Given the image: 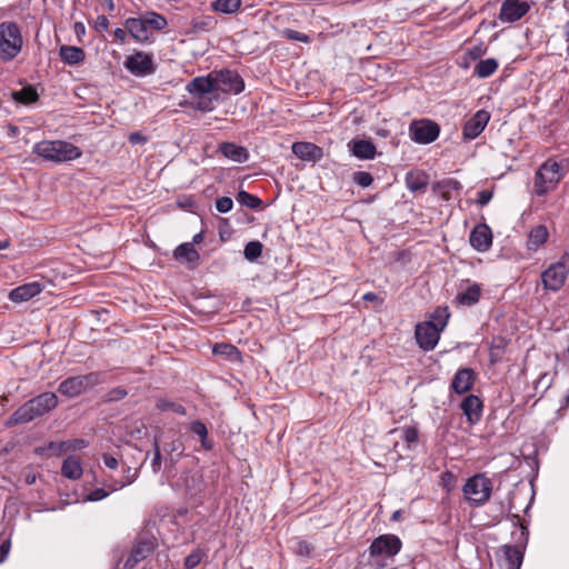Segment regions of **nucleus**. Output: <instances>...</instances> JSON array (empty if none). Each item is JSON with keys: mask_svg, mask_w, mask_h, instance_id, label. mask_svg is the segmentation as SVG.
I'll return each instance as SVG.
<instances>
[{"mask_svg": "<svg viewBox=\"0 0 569 569\" xmlns=\"http://www.w3.org/2000/svg\"><path fill=\"white\" fill-rule=\"evenodd\" d=\"M58 406V397L53 392H43L19 407L9 418L8 425H19L42 417Z\"/></svg>", "mask_w": 569, "mask_h": 569, "instance_id": "obj_1", "label": "nucleus"}, {"mask_svg": "<svg viewBox=\"0 0 569 569\" xmlns=\"http://www.w3.org/2000/svg\"><path fill=\"white\" fill-rule=\"evenodd\" d=\"M33 153L54 163L68 162L81 157L82 151L63 140H44L33 146Z\"/></svg>", "mask_w": 569, "mask_h": 569, "instance_id": "obj_2", "label": "nucleus"}, {"mask_svg": "<svg viewBox=\"0 0 569 569\" xmlns=\"http://www.w3.org/2000/svg\"><path fill=\"white\" fill-rule=\"evenodd\" d=\"M449 313L447 309H438L432 321H426L416 326V340L419 347L426 351L435 349L438 343L440 332L447 326Z\"/></svg>", "mask_w": 569, "mask_h": 569, "instance_id": "obj_3", "label": "nucleus"}, {"mask_svg": "<svg viewBox=\"0 0 569 569\" xmlns=\"http://www.w3.org/2000/svg\"><path fill=\"white\" fill-rule=\"evenodd\" d=\"M23 46L21 31L14 22H2L0 24V61L13 60Z\"/></svg>", "mask_w": 569, "mask_h": 569, "instance_id": "obj_4", "label": "nucleus"}, {"mask_svg": "<svg viewBox=\"0 0 569 569\" xmlns=\"http://www.w3.org/2000/svg\"><path fill=\"white\" fill-rule=\"evenodd\" d=\"M563 167L553 159H548L540 166L535 174L533 189L539 197L553 190L563 177Z\"/></svg>", "mask_w": 569, "mask_h": 569, "instance_id": "obj_5", "label": "nucleus"}, {"mask_svg": "<svg viewBox=\"0 0 569 569\" xmlns=\"http://www.w3.org/2000/svg\"><path fill=\"white\" fill-rule=\"evenodd\" d=\"M402 542L395 535H381L377 537L369 547V556L372 563L383 568L387 566V560L393 557L401 550Z\"/></svg>", "mask_w": 569, "mask_h": 569, "instance_id": "obj_6", "label": "nucleus"}, {"mask_svg": "<svg viewBox=\"0 0 569 569\" xmlns=\"http://www.w3.org/2000/svg\"><path fill=\"white\" fill-rule=\"evenodd\" d=\"M465 498L473 506L486 503L492 491V482L485 475L479 473L469 478L462 488Z\"/></svg>", "mask_w": 569, "mask_h": 569, "instance_id": "obj_7", "label": "nucleus"}, {"mask_svg": "<svg viewBox=\"0 0 569 569\" xmlns=\"http://www.w3.org/2000/svg\"><path fill=\"white\" fill-rule=\"evenodd\" d=\"M100 382V375L97 372H91L88 375L70 377L63 380L60 382L58 391L63 396L73 398Z\"/></svg>", "mask_w": 569, "mask_h": 569, "instance_id": "obj_8", "label": "nucleus"}, {"mask_svg": "<svg viewBox=\"0 0 569 569\" xmlns=\"http://www.w3.org/2000/svg\"><path fill=\"white\" fill-rule=\"evenodd\" d=\"M569 274L566 257L550 264L541 274V281L546 290L558 291L562 288Z\"/></svg>", "mask_w": 569, "mask_h": 569, "instance_id": "obj_9", "label": "nucleus"}, {"mask_svg": "<svg viewBox=\"0 0 569 569\" xmlns=\"http://www.w3.org/2000/svg\"><path fill=\"white\" fill-rule=\"evenodd\" d=\"M439 133L440 127L429 119L415 120L409 126L411 140L420 144L433 142L439 137Z\"/></svg>", "mask_w": 569, "mask_h": 569, "instance_id": "obj_10", "label": "nucleus"}, {"mask_svg": "<svg viewBox=\"0 0 569 569\" xmlns=\"http://www.w3.org/2000/svg\"><path fill=\"white\" fill-rule=\"evenodd\" d=\"M214 84L217 93H232L239 94L244 89V82L241 76L233 70H219L213 71Z\"/></svg>", "mask_w": 569, "mask_h": 569, "instance_id": "obj_11", "label": "nucleus"}, {"mask_svg": "<svg viewBox=\"0 0 569 569\" xmlns=\"http://www.w3.org/2000/svg\"><path fill=\"white\" fill-rule=\"evenodd\" d=\"M124 67L137 77H143L154 72L152 57L142 51L129 56L124 61Z\"/></svg>", "mask_w": 569, "mask_h": 569, "instance_id": "obj_12", "label": "nucleus"}, {"mask_svg": "<svg viewBox=\"0 0 569 569\" xmlns=\"http://www.w3.org/2000/svg\"><path fill=\"white\" fill-rule=\"evenodd\" d=\"M530 10L528 1L505 0L501 4L499 19L502 22H516L520 20Z\"/></svg>", "mask_w": 569, "mask_h": 569, "instance_id": "obj_13", "label": "nucleus"}, {"mask_svg": "<svg viewBox=\"0 0 569 569\" xmlns=\"http://www.w3.org/2000/svg\"><path fill=\"white\" fill-rule=\"evenodd\" d=\"M490 120V113L486 110H478L462 128V137L466 140H473L481 134Z\"/></svg>", "mask_w": 569, "mask_h": 569, "instance_id": "obj_14", "label": "nucleus"}, {"mask_svg": "<svg viewBox=\"0 0 569 569\" xmlns=\"http://www.w3.org/2000/svg\"><path fill=\"white\" fill-rule=\"evenodd\" d=\"M187 90L192 96L218 94L214 84L213 71L207 77H197L187 84Z\"/></svg>", "mask_w": 569, "mask_h": 569, "instance_id": "obj_15", "label": "nucleus"}, {"mask_svg": "<svg viewBox=\"0 0 569 569\" xmlns=\"http://www.w3.org/2000/svg\"><path fill=\"white\" fill-rule=\"evenodd\" d=\"M154 549L151 540H140L131 549L123 568L133 569L140 561L146 559Z\"/></svg>", "mask_w": 569, "mask_h": 569, "instance_id": "obj_16", "label": "nucleus"}, {"mask_svg": "<svg viewBox=\"0 0 569 569\" xmlns=\"http://www.w3.org/2000/svg\"><path fill=\"white\" fill-rule=\"evenodd\" d=\"M472 248L480 252L487 251L492 243V233L487 224H478L473 228L469 238Z\"/></svg>", "mask_w": 569, "mask_h": 569, "instance_id": "obj_17", "label": "nucleus"}, {"mask_svg": "<svg viewBox=\"0 0 569 569\" xmlns=\"http://www.w3.org/2000/svg\"><path fill=\"white\" fill-rule=\"evenodd\" d=\"M291 150L297 158L303 161L317 162L323 157L322 149L311 142H295Z\"/></svg>", "mask_w": 569, "mask_h": 569, "instance_id": "obj_18", "label": "nucleus"}, {"mask_svg": "<svg viewBox=\"0 0 569 569\" xmlns=\"http://www.w3.org/2000/svg\"><path fill=\"white\" fill-rule=\"evenodd\" d=\"M475 378L476 376L472 369H460L452 379L451 388L458 395L468 392L473 387Z\"/></svg>", "mask_w": 569, "mask_h": 569, "instance_id": "obj_19", "label": "nucleus"}, {"mask_svg": "<svg viewBox=\"0 0 569 569\" xmlns=\"http://www.w3.org/2000/svg\"><path fill=\"white\" fill-rule=\"evenodd\" d=\"M461 410L463 415L467 417V420L473 425L478 422L481 418L482 412V402L481 400L473 395L467 396L461 402Z\"/></svg>", "mask_w": 569, "mask_h": 569, "instance_id": "obj_20", "label": "nucleus"}, {"mask_svg": "<svg viewBox=\"0 0 569 569\" xmlns=\"http://www.w3.org/2000/svg\"><path fill=\"white\" fill-rule=\"evenodd\" d=\"M348 146L351 153L361 160H371L377 154L376 146L370 140L355 139Z\"/></svg>", "mask_w": 569, "mask_h": 569, "instance_id": "obj_21", "label": "nucleus"}, {"mask_svg": "<svg viewBox=\"0 0 569 569\" xmlns=\"http://www.w3.org/2000/svg\"><path fill=\"white\" fill-rule=\"evenodd\" d=\"M42 291V287L38 282H30L19 286L9 292V299L13 302H23L33 298Z\"/></svg>", "mask_w": 569, "mask_h": 569, "instance_id": "obj_22", "label": "nucleus"}, {"mask_svg": "<svg viewBox=\"0 0 569 569\" xmlns=\"http://www.w3.org/2000/svg\"><path fill=\"white\" fill-rule=\"evenodd\" d=\"M124 27L129 34L138 42H146L149 40V32L147 22L140 18H128Z\"/></svg>", "mask_w": 569, "mask_h": 569, "instance_id": "obj_23", "label": "nucleus"}, {"mask_svg": "<svg viewBox=\"0 0 569 569\" xmlns=\"http://www.w3.org/2000/svg\"><path fill=\"white\" fill-rule=\"evenodd\" d=\"M219 151L228 159L234 162H246L249 158V153L246 148L237 146L232 142H223L219 146Z\"/></svg>", "mask_w": 569, "mask_h": 569, "instance_id": "obj_24", "label": "nucleus"}, {"mask_svg": "<svg viewBox=\"0 0 569 569\" xmlns=\"http://www.w3.org/2000/svg\"><path fill=\"white\" fill-rule=\"evenodd\" d=\"M549 232L546 226L538 224L533 227L527 239V248L531 251L538 250L548 240Z\"/></svg>", "mask_w": 569, "mask_h": 569, "instance_id": "obj_25", "label": "nucleus"}, {"mask_svg": "<svg viewBox=\"0 0 569 569\" xmlns=\"http://www.w3.org/2000/svg\"><path fill=\"white\" fill-rule=\"evenodd\" d=\"M59 56L64 63L70 66L79 64L86 59L83 49L74 46H61Z\"/></svg>", "mask_w": 569, "mask_h": 569, "instance_id": "obj_26", "label": "nucleus"}, {"mask_svg": "<svg viewBox=\"0 0 569 569\" xmlns=\"http://www.w3.org/2000/svg\"><path fill=\"white\" fill-rule=\"evenodd\" d=\"M83 469L80 459L76 456H69L64 459L61 467V475L71 480L81 478Z\"/></svg>", "mask_w": 569, "mask_h": 569, "instance_id": "obj_27", "label": "nucleus"}, {"mask_svg": "<svg viewBox=\"0 0 569 569\" xmlns=\"http://www.w3.org/2000/svg\"><path fill=\"white\" fill-rule=\"evenodd\" d=\"M406 184L411 191H422L428 186V176L422 171H410L406 176Z\"/></svg>", "mask_w": 569, "mask_h": 569, "instance_id": "obj_28", "label": "nucleus"}, {"mask_svg": "<svg viewBox=\"0 0 569 569\" xmlns=\"http://www.w3.org/2000/svg\"><path fill=\"white\" fill-rule=\"evenodd\" d=\"M506 569H520L522 563V551L516 546H505Z\"/></svg>", "mask_w": 569, "mask_h": 569, "instance_id": "obj_29", "label": "nucleus"}, {"mask_svg": "<svg viewBox=\"0 0 569 569\" xmlns=\"http://www.w3.org/2000/svg\"><path fill=\"white\" fill-rule=\"evenodd\" d=\"M481 288L478 284L469 286L465 291L457 295L456 300L462 306H472L479 301Z\"/></svg>", "mask_w": 569, "mask_h": 569, "instance_id": "obj_30", "label": "nucleus"}, {"mask_svg": "<svg viewBox=\"0 0 569 569\" xmlns=\"http://www.w3.org/2000/svg\"><path fill=\"white\" fill-rule=\"evenodd\" d=\"M241 3V0H216L211 3V8L216 12L231 14L240 9Z\"/></svg>", "mask_w": 569, "mask_h": 569, "instance_id": "obj_31", "label": "nucleus"}, {"mask_svg": "<svg viewBox=\"0 0 569 569\" xmlns=\"http://www.w3.org/2000/svg\"><path fill=\"white\" fill-rule=\"evenodd\" d=\"M498 69V62L493 58L481 60L475 68V74L480 78L490 77Z\"/></svg>", "mask_w": 569, "mask_h": 569, "instance_id": "obj_32", "label": "nucleus"}, {"mask_svg": "<svg viewBox=\"0 0 569 569\" xmlns=\"http://www.w3.org/2000/svg\"><path fill=\"white\" fill-rule=\"evenodd\" d=\"M214 355L226 356L232 361H240V351L232 345L229 343H217L212 349Z\"/></svg>", "mask_w": 569, "mask_h": 569, "instance_id": "obj_33", "label": "nucleus"}, {"mask_svg": "<svg viewBox=\"0 0 569 569\" xmlns=\"http://www.w3.org/2000/svg\"><path fill=\"white\" fill-rule=\"evenodd\" d=\"M174 256L178 259H184L188 262H193L199 258L197 250L192 243H182L174 250Z\"/></svg>", "mask_w": 569, "mask_h": 569, "instance_id": "obj_34", "label": "nucleus"}, {"mask_svg": "<svg viewBox=\"0 0 569 569\" xmlns=\"http://www.w3.org/2000/svg\"><path fill=\"white\" fill-rule=\"evenodd\" d=\"M216 23L217 22H216L214 18L211 16L198 17L192 20V23H191L192 31L196 33L207 32V31L212 30L214 28Z\"/></svg>", "mask_w": 569, "mask_h": 569, "instance_id": "obj_35", "label": "nucleus"}, {"mask_svg": "<svg viewBox=\"0 0 569 569\" xmlns=\"http://www.w3.org/2000/svg\"><path fill=\"white\" fill-rule=\"evenodd\" d=\"M12 98L21 103H32L38 99V93L32 87H24L19 91L12 92Z\"/></svg>", "mask_w": 569, "mask_h": 569, "instance_id": "obj_36", "label": "nucleus"}, {"mask_svg": "<svg viewBox=\"0 0 569 569\" xmlns=\"http://www.w3.org/2000/svg\"><path fill=\"white\" fill-rule=\"evenodd\" d=\"M190 429L193 433L200 437L201 445L204 449L210 450L212 448V445L208 440V430L204 423L199 420L193 421L191 422Z\"/></svg>", "mask_w": 569, "mask_h": 569, "instance_id": "obj_37", "label": "nucleus"}, {"mask_svg": "<svg viewBox=\"0 0 569 569\" xmlns=\"http://www.w3.org/2000/svg\"><path fill=\"white\" fill-rule=\"evenodd\" d=\"M197 101L194 107L203 112L211 111L214 108V101L218 100L219 94L213 96H193Z\"/></svg>", "mask_w": 569, "mask_h": 569, "instance_id": "obj_38", "label": "nucleus"}, {"mask_svg": "<svg viewBox=\"0 0 569 569\" xmlns=\"http://www.w3.org/2000/svg\"><path fill=\"white\" fill-rule=\"evenodd\" d=\"M144 21L147 22V27H151L156 30H163L168 26L167 19L157 12L147 13Z\"/></svg>", "mask_w": 569, "mask_h": 569, "instance_id": "obj_39", "label": "nucleus"}, {"mask_svg": "<svg viewBox=\"0 0 569 569\" xmlns=\"http://www.w3.org/2000/svg\"><path fill=\"white\" fill-rule=\"evenodd\" d=\"M262 253V243L259 241H250L246 244L243 254L249 261H253Z\"/></svg>", "mask_w": 569, "mask_h": 569, "instance_id": "obj_40", "label": "nucleus"}, {"mask_svg": "<svg viewBox=\"0 0 569 569\" xmlns=\"http://www.w3.org/2000/svg\"><path fill=\"white\" fill-rule=\"evenodd\" d=\"M237 200L241 204L252 209L258 208L261 204V200L258 197L250 194L243 190L238 193Z\"/></svg>", "mask_w": 569, "mask_h": 569, "instance_id": "obj_41", "label": "nucleus"}, {"mask_svg": "<svg viewBox=\"0 0 569 569\" xmlns=\"http://www.w3.org/2000/svg\"><path fill=\"white\" fill-rule=\"evenodd\" d=\"M206 556V552L201 549H197L194 551H192L184 560V567L187 569H193L196 568L200 562L201 560L203 559V557Z\"/></svg>", "mask_w": 569, "mask_h": 569, "instance_id": "obj_42", "label": "nucleus"}, {"mask_svg": "<svg viewBox=\"0 0 569 569\" xmlns=\"http://www.w3.org/2000/svg\"><path fill=\"white\" fill-rule=\"evenodd\" d=\"M157 408L160 409L161 411L170 410L178 415H186V410L181 405L176 403V402H170L168 400H159L157 402Z\"/></svg>", "mask_w": 569, "mask_h": 569, "instance_id": "obj_43", "label": "nucleus"}, {"mask_svg": "<svg viewBox=\"0 0 569 569\" xmlns=\"http://www.w3.org/2000/svg\"><path fill=\"white\" fill-rule=\"evenodd\" d=\"M138 472H139L138 469L132 471L130 467H127V469L124 470L123 480L120 482H117L113 490L121 489L128 485L133 483L138 478Z\"/></svg>", "mask_w": 569, "mask_h": 569, "instance_id": "obj_44", "label": "nucleus"}, {"mask_svg": "<svg viewBox=\"0 0 569 569\" xmlns=\"http://www.w3.org/2000/svg\"><path fill=\"white\" fill-rule=\"evenodd\" d=\"M353 181L362 188L371 186L373 178L369 172L359 171L353 174Z\"/></svg>", "mask_w": 569, "mask_h": 569, "instance_id": "obj_45", "label": "nucleus"}, {"mask_svg": "<svg viewBox=\"0 0 569 569\" xmlns=\"http://www.w3.org/2000/svg\"><path fill=\"white\" fill-rule=\"evenodd\" d=\"M48 449L51 450L52 453L57 456L71 451L69 441L50 442Z\"/></svg>", "mask_w": 569, "mask_h": 569, "instance_id": "obj_46", "label": "nucleus"}, {"mask_svg": "<svg viewBox=\"0 0 569 569\" xmlns=\"http://www.w3.org/2000/svg\"><path fill=\"white\" fill-rule=\"evenodd\" d=\"M283 34L289 40L300 41L305 43L310 42V37L308 34L301 33L292 29H286L283 31Z\"/></svg>", "mask_w": 569, "mask_h": 569, "instance_id": "obj_47", "label": "nucleus"}, {"mask_svg": "<svg viewBox=\"0 0 569 569\" xmlns=\"http://www.w3.org/2000/svg\"><path fill=\"white\" fill-rule=\"evenodd\" d=\"M233 207V201L229 197H221L216 201V208L221 213L229 212Z\"/></svg>", "mask_w": 569, "mask_h": 569, "instance_id": "obj_48", "label": "nucleus"}, {"mask_svg": "<svg viewBox=\"0 0 569 569\" xmlns=\"http://www.w3.org/2000/svg\"><path fill=\"white\" fill-rule=\"evenodd\" d=\"M153 447H154V455H153V458L151 461V468L154 473H158L159 470L161 469L162 458H161V452H160V448H159L157 440H154Z\"/></svg>", "mask_w": 569, "mask_h": 569, "instance_id": "obj_49", "label": "nucleus"}, {"mask_svg": "<svg viewBox=\"0 0 569 569\" xmlns=\"http://www.w3.org/2000/svg\"><path fill=\"white\" fill-rule=\"evenodd\" d=\"M402 439L408 442H416L418 440V431L412 427H406L402 429Z\"/></svg>", "mask_w": 569, "mask_h": 569, "instance_id": "obj_50", "label": "nucleus"}, {"mask_svg": "<svg viewBox=\"0 0 569 569\" xmlns=\"http://www.w3.org/2000/svg\"><path fill=\"white\" fill-rule=\"evenodd\" d=\"M493 192L491 190H481L478 192L477 203L486 206L492 199Z\"/></svg>", "mask_w": 569, "mask_h": 569, "instance_id": "obj_51", "label": "nucleus"}, {"mask_svg": "<svg viewBox=\"0 0 569 569\" xmlns=\"http://www.w3.org/2000/svg\"><path fill=\"white\" fill-rule=\"evenodd\" d=\"M106 497H108V492L104 489L99 488V489L91 491L87 496V500L88 501H99V500L104 499Z\"/></svg>", "mask_w": 569, "mask_h": 569, "instance_id": "obj_52", "label": "nucleus"}, {"mask_svg": "<svg viewBox=\"0 0 569 569\" xmlns=\"http://www.w3.org/2000/svg\"><path fill=\"white\" fill-rule=\"evenodd\" d=\"M552 378L549 373H543L540 376L536 383V389H539L540 387L545 390H547L551 385Z\"/></svg>", "mask_w": 569, "mask_h": 569, "instance_id": "obj_53", "label": "nucleus"}, {"mask_svg": "<svg viewBox=\"0 0 569 569\" xmlns=\"http://www.w3.org/2000/svg\"><path fill=\"white\" fill-rule=\"evenodd\" d=\"M127 396V391L122 388H114L108 393V399L111 401L121 400Z\"/></svg>", "mask_w": 569, "mask_h": 569, "instance_id": "obj_54", "label": "nucleus"}, {"mask_svg": "<svg viewBox=\"0 0 569 569\" xmlns=\"http://www.w3.org/2000/svg\"><path fill=\"white\" fill-rule=\"evenodd\" d=\"M102 460H103L104 466H106L107 468H109V469L114 470V469H117V468L119 467V461H118V459H117L116 457H113V456H110V455H108V453H104V455L102 456Z\"/></svg>", "mask_w": 569, "mask_h": 569, "instance_id": "obj_55", "label": "nucleus"}, {"mask_svg": "<svg viewBox=\"0 0 569 569\" xmlns=\"http://www.w3.org/2000/svg\"><path fill=\"white\" fill-rule=\"evenodd\" d=\"M96 28L98 30H108L109 20L106 16H99L96 21Z\"/></svg>", "mask_w": 569, "mask_h": 569, "instance_id": "obj_56", "label": "nucleus"}, {"mask_svg": "<svg viewBox=\"0 0 569 569\" xmlns=\"http://www.w3.org/2000/svg\"><path fill=\"white\" fill-rule=\"evenodd\" d=\"M10 551V541L9 540H6L1 546H0V563L3 562L8 556Z\"/></svg>", "mask_w": 569, "mask_h": 569, "instance_id": "obj_57", "label": "nucleus"}, {"mask_svg": "<svg viewBox=\"0 0 569 569\" xmlns=\"http://www.w3.org/2000/svg\"><path fill=\"white\" fill-rule=\"evenodd\" d=\"M129 141L132 143V144H142L146 142V138L139 133V132H132L130 136H129Z\"/></svg>", "mask_w": 569, "mask_h": 569, "instance_id": "obj_58", "label": "nucleus"}, {"mask_svg": "<svg viewBox=\"0 0 569 569\" xmlns=\"http://www.w3.org/2000/svg\"><path fill=\"white\" fill-rule=\"evenodd\" d=\"M73 32L76 33V36L78 37L79 41H81V38L84 36L86 33V27L82 22H74L73 24Z\"/></svg>", "mask_w": 569, "mask_h": 569, "instance_id": "obj_59", "label": "nucleus"}, {"mask_svg": "<svg viewBox=\"0 0 569 569\" xmlns=\"http://www.w3.org/2000/svg\"><path fill=\"white\" fill-rule=\"evenodd\" d=\"M69 443L71 450L82 449L87 446V442L82 439L70 440Z\"/></svg>", "mask_w": 569, "mask_h": 569, "instance_id": "obj_60", "label": "nucleus"}, {"mask_svg": "<svg viewBox=\"0 0 569 569\" xmlns=\"http://www.w3.org/2000/svg\"><path fill=\"white\" fill-rule=\"evenodd\" d=\"M127 32H128L127 29L117 28L113 33H114L116 39L120 40L121 42H124V40L127 38Z\"/></svg>", "mask_w": 569, "mask_h": 569, "instance_id": "obj_61", "label": "nucleus"}, {"mask_svg": "<svg viewBox=\"0 0 569 569\" xmlns=\"http://www.w3.org/2000/svg\"><path fill=\"white\" fill-rule=\"evenodd\" d=\"M482 53L481 49L479 48H475L472 50H469V54L472 59H477L478 57H480Z\"/></svg>", "mask_w": 569, "mask_h": 569, "instance_id": "obj_62", "label": "nucleus"}, {"mask_svg": "<svg viewBox=\"0 0 569 569\" xmlns=\"http://www.w3.org/2000/svg\"><path fill=\"white\" fill-rule=\"evenodd\" d=\"M101 1L106 6L108 11H113L114 10V2H113V0H101Z\"/></svg>", "mask_w": 569, "mask_h": 569, "instance_id": "obj_63", "label": "nucleus"}, {"mask_svg": "<svg viewBox=\"0 0 569 569\" xmlns=\"http://www.w3.org/2000/svg\"><path fill=\"white\" fill-rule=\"evenodd\" d=\"M376 299H377V295L373 292H367L363 296V300H366V301H375Z\"/></svg>", "mask_w": 569, "mask_h": 569, "instance_id": "obj_64", "label": "nucleus"}]
</instances>
